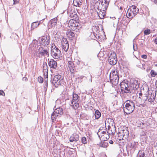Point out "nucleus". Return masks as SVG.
<instances>
[{
    "label": "nucleus",
    "instance_id": "f257e3e1",
    "mask_svg": "<svg viewBox=\"0 0 157 157\" xmlns=\"http://www.w3.org/2000/svg\"><path fill=\"white\" fill-rule=\"evenodd\" d=\"M69 15L72 19L69 21L68 26L72 30L76 32V34L77 35L80 32L82 26L80 23L76 21V19H78L77 13L76 12L71 13Z\"/></svg>",
    "mask_w": 157,
    "mask_h": 157
},
{
    "label": "nucleus",
    "instance_id": "f03ea898",
    "mask_svg": "<svg viewBox=\"0 0 157 157\" xmlns=\"http://www.w3.org/2000/svg\"><path fill=\"white\" fill-rule=\"evenodd\" d=\"M135 108V103L132 101L128 100L124 103V111L127 114L132 113Z\"/></svg>",
    "mask_w": 157,
    "mask_h": 157
},
{
    "label": "nucleus",
    "instance_id": "7ed1b4c3",
    "mask_svg": "<svg viewBox=\"0 0 157 157\" xmlns=\"http://www.w3.org/2000/svg\"><path fill=\"white\" fill-rule=\"evenodd\" d=\"M51 54L54 59L60 60L62 59L61 51L56 47L54 44H52L51 46Z\"/></svg>",
    "mask_w": 157,
    "mask_h": 157
},
{
    "label": "nucleus",
    "instance_id": "20e7f679",
    "mask_svg": "<svg viewBox=\"0 0 157 157\" xmlns=\"http://www.w3.org/2000/svg\"><path fill=\"white\" fill-rule=\"evenodd\" d=\"M110 82L114 86H116L118 83L119 77L117 70L112 71L109 75Z\"/></svg>",
    "mask_w": 157,
    "mask_h": 157
},
{
    "label": "nucleus",
    "instance_id": "39448f33",
    "mask_svg": "<svg viewBox=\"0 0 157 157\" xmlns=\"http://www.w3.org/2000/svg\"><path fill=\"white\" fill-rule=\"evenodd\" d=\"M50 40V36L49 35H46L40 37L39 40L40 46L48 48L49 47Z\"/></svg>",
    "mask_w": 157,
    "mask_h": 157
},
{
    "label": "nucleus",
    "instance_id": "423d86ee",
    "mask_svg": "<svg viewBox=\"0 0 157 157\" xmlns=\"http://www.w3.org/2000/svg\"><path fill=\"white\" fill-rule=\"evenodd\" d=\"M44 47L40 46L37 49L38 53L36 52L34 54L35 56H48L49 55V49Z\"/></svg>",
    "mask_w": 157,
    "mask_h": 157
},
{
    "label": "nucleus",
    "instance_id": "0eeeda50",
    "mask_svg": "<svg viewBox=\"0 0 157 157\" xmlns=\"http://www.w3.org/2000/svg\"><path fill=\"white\" fill-rule=\"evenodd\" d=\"M72 101L70 105L74 109H78L79 106V97L78 94L74 92L72 94Z\"/></svg>",
    "mask_w": 157,
    "mask_h": 157
},
{
    "label": "nucleus",
    "instance_id": "6e6552de",
    "mask_svg": "<svg viewBox=\"0 0 157 157\" xmlns=\"http://www.w3.org/2000/svg\"><path fill=\"white\" fill-rule=\"evenodd\" d=\"M121 90L122 91H124L125 93H132L131 89L130 86H128V81L124 80L120 83Z\"/></svg>",
    "mask_w": 157,
    "mask_h": 157
},
{
    "label": "nucleus",
    "instance_id": "1a4fd4ad",
    "mask_svg": "<svg viewBox=\"0 0 157 157\" xmlns=\"http://www.w3.org/2000/svg\"><path fill=\"white\" fill-rule=\"evenodd\" d=\"M63 113V112L62 108L59 107L55 109L51 116V119L52 121L54 122V121H56L57 117H60Z\"/></svg>",
    "mask_w": 157,
    "mask_h": 157
},
{
    "label": "nucleus",
    "instance_id": "9d476101",
    "mask_svg": "<svg viewBox=\"0 0 157 157\" xmlns=\"http://www.w3.org/2000/svg\"><path fill=\"white\" fill-rule=\"evenodd\" d=\"M117 135L118 137H120L123 140L128 138L129 135L128 128L125 127L124 129L121 130L120 132H119Z\"/></svg>",
    "mask_w": 157,
    "mask_h": 157
},
{
    "label": "nucleus",
    "instance_id": "9b49d317",
    "mask_svg": "<svg viewBox=\"0 0 157 157\" xmlns=\"http://www.w3.org/2000/svg\"><path fill=\"white\" fill-rule=\"evenodd\" d=\"M130 86V87H131L132 93L134 92L133 91H135L139 88V83L137 80L134 78H132L131 80Z\"/></svg>",
    "mask_w": 157,
    "mask_h": 157
},
{
    "label": "nucleus",
    "instance_id": "f8f14e48",
    "mask_svg": "<svg viewBox=\"0 0 157 157\" xmlns=\"http://www.w3.org/2000/svg\"><path fill=\"white\" fill-rule=\"evenodd\" d=\"M63 78L61 75H56L54 76L52 81V83L56 87H57L61 85V81Z\"/></svg>",
    "mask_w": 157,
    "mask_h": 157
},
{
    "label": "nucleus",
    "instance_id": "ddd939ff",
    "mask_svg": "<svg viewBox=\"0 0 157 157\" xmlns=\"http://www.w3.org/2000/svg\"><path fill=\"white\" fill-rule=\"evenodd\" d=\"M108 61L109 63L112 65H115L117 63V57L115 53L111 52L109 57Z\"/></svg>",
    "mask_w": 157,
    "mask_h": 157
},
{
    "label": "nucleus",
    "instance_id": "4468645a",
    "mask_svg": "<svg viewBox=\"0 0 157 157\" xmlns=\"http://www.w3.org/2000/svg\"><path fill=\"white\" fill-rule=\"evenodd\" d=\"M62 49L65 52L67 51L69 48V45L66 38L63 37L61 41Z\"/></svg>",
    "mask_w": 157,
    "mask_h": 157
},
{
    "label": "nucleus",
    "instance_id": "2eb2a0df",
    "mask_svg": "<svg viewBox=\"0 0 157 157\" xmlns=\"http://www.w3.org/2000/svg\"><path fill=\"white\" fill-rule=\"evenodd\" d=\"M48 65L51 68L56 69L57 67V63L53 59H48Z\"/></svg>",
    "mask_w": 157,
    "mask_h": 157
},
{
    "label": "nucleus",
    "instance_id": "dca6fc26",
    "mask_svg": "<svg viewBox=\"0 0 157 157\" xmlns=\"http://www.w3.org/2000/svg\"><path fill=\"white\" fill-rule=\"evenodd\" d=\"M156 95V93H151V94H147V101L150 102H153L155 99Z\"/></svg>",
    "mask_w": 157,
    "mask_h": 157
},
{
    "label": "nucleus",
    "instance_id": "f3484780",
    "mask_svg": "<svg viewBox=\"0 0 157 157\" xmlns=\"http://www.w3.org/2000/svg\"><path fill=\"white\" fill-rule=\"evenodd\" d=\"M132 14H134V16L139 12V9L136 7L134 5H132L128 8Z\"/></svg>",
    "mask_w": 157,
    "mask_h": 157
},
{
    "label": "nucleus",
    "instance_id": "a211bd4d",
    "mask_svg": "<svg viewBox=\"0 0 157 157\" xmlns=\"http://www.w3.org/2000/svg\"><path fill=\"white\" fill-rule=\"evenodd\" d=\"M70 142L77 141L79 140V136L76 133H74L69 139Z\"/></svg>",
    "mask_w": 157,
    "mask_h": 157
},
{
    "label": "nucleus",
    "instance_id": "6ab92c4d",
    "mask_svg": "<svg viewBox=\"0 0 157 157\" xmlns=\"http://www.w3.org/2000/svg\"><path fill=\"white\" fill-rule=\"evenodd\" d=\"M110 0H101L100 1V3L102 5V8L105 9L106 10L107 9L110 2Z\"/></svg>",
    "mask_w": 157,
    "mask_h": 157
},
{
    "label": "nucleus",
    "instance_id": "aec40b11",
    "mask_svg": "<svg viewBox=\"0 0 157 157\" xmlns=\"http://www.w3.org/2000/svg\"><path fill=\"white\" fill-rule=\"evenodd\" d=\"M67 65L71 72V73H74L75 67L73 62L71 61H69L67 63Z\"/></svg>",
    "mask_w": 157,
    "mask_h": 157
},
{
    "label": "nucleus",
    "instance_id": "412c9836",
    "mask_svg": "<svg viewBox=\"0 0 157 157\" xmlns=\"http://www.w3.org/2000/svg\"><path fill=\"white\" fill-rule=\"evenodd\" d=\"M82 0H74L73 4L74 6L80 7L82 5Z\"/></svg>",
    "mask_w": 157,
    "mask_h": 157
},
{
    "label": "nucleus",
    "instance_id": "4be33fe9",
    "mask_svg": "<svg viewBox=\"0 0 157 157\" xmlns=\"http://www.w3.org/2000/svg\"><path fill=\"white\" fill-rule=\"evenodd\" d=\"M98 15L99 17L101 19H103L105 15V12L104 9L103 10H100L99 12H98Z\"/></svg>",
    "mask_w": 157,
    "mask_h": 157
},
{
    "label": "nucleus",
    "instance_id": "5701e85b",
    "mask_svg": "<svg viewBox=\"0 0 157 157\" xmlns=\"http://www.w3.org/2000/svg\"><path fill=\"white\" fill-rule=\"evenodd\" d=\"M40 24V21H36L33 22L31 24V30H33L39 26Z\"/></svg>",
    "mask_w": 157,
    "mask_h": 157
},
{
    "label": "nucleus",
    "instance_id": "b1692460",
    "mask_svg": "<svg viewBox=\"0 0 157 157\" xmlns=\"http://www.w3.org/2000/svg\"><path fill=\"white\" fill-rule=\"evenodd\" d=\"M147 94H145L140 99V103L142 104H144L147 99Z\"/></svg>",
    "mask_w": 157,
    "mask_h": 157
},
{
    "label": "nucleus",
    "instance_id": "393cba45",
    "mask_svg": "<svg viewBox=\"0 0 157 157\" xmlns=\"http://www.w3.org/2000/svg\"><path fill=\"white\" fill-rule=\"evenodd\" d=\"M48 71L47 64H44L43 65V72L44 74H46L45 76L47 79L48 78Z\"/></svg>",
    "mask_w": 157,
    "mask_h": 157
},
{
    "label": "nucleus",
    "instance_id": "a878e982",
    "mask_svg": "<svg viewBox=\"0 0 157 157\" xmlns=\"http://www.w3.org/2000/svg\"><path fill=\"white\" fill-rule=\"evenodd\" d=\"M128 146L131 148L135 149L137 146V143L132 141L128 144Z\"/></svg>",
    "mask_w": 157,
    "mask_h": 157
},
{
    "label": "nucleus",
    "instance_id": "bb28decb",
    "mask_svg": "<svg viewBox=\"0 0 157 157\" xmlns=\"http://www.w3.org/2000/svg\"><path fill=\"white\" fill-rule=\"evenodd\" d=\"M110 134L109 133L105 134L104 135H101V137L103 140L104 141H106L109 138V135Z\"/></svg>",
    "mask_w": 157,
    "mask_h": 157
},
{
    "label": "nucleus",
    "instance_id": "cd10ccee",
    "mask_svg": "<svg viewBox=\"0 0 157 157\" xmlns=\"http://www.w3.org/2000/svg\"><path fill=\"white\" fill-rule=\"evenodd\" d=\"M131 12V11H130L128 9L126 14L127 17L130 19L134 17V14H132Z\"/></svg>",
    "mask_w": 157,
    "mask_h": 157
},
{
    "label": "nucleus",
    "instance_id": "c85d7f7f",
    "mask_svg": "<svg viewBox=\"0 0 157 157\" xmlns=\"http://www.w3.org/2000/svg\"><path fill=\"white\" fill-rule=\"evenodd\" d=\"M94 115L95 119H98L101 116V113L97 109L95 111Z\"/></svg>",
    "mask_w": 157,
    "mask_h": 157
},
{
    "label": "nucleus",
    "instance_id": "c756f323",
    "mask_svg": "<svg viewBox=\"0 0 157 157\" xmlns=\"http://www.w3.org/2000/svg\"><path fill=\"white\" fill-rule=\"evenodd\" d=\"M57 21V18L56 17L51 19L50 21V22L52 26H54L56 25Z\"/></svg>",
    "mask_w": 157,
    "mask_h": 157
},
{
    "label": "nucleus",
    "instance_id": "7c9ffc66",
    "mask_svg": "<svg viewBox=\"0 0 157 157\" xmlns=\"http://www.w3.org/2000/svg\"><path fill=\"white\" fill-rule=\"evenodd\" d=\"M76 12L75 9L71 7L69 8L67 11V13L68 15L71 14V13H74V12Z\"/></svg>",
    "mask_w": 157,
    "mask_h": 157
},
{
    "label": "nucleus",
    "instance_id": "2f4dec72",
    "mask_svg": "<svg viewBox=\"0 0 157 157\" xmlns=\"http://www.w3.org/2000/svg\"><path fill=\"white\" fill-rule=\"evenodd\" d=\"M67 35H68V36H69L70 38H71L72 39H74L75 36V33L71 31H70L68 32V33H67Z\"/></svg>",
    "mask_w": 157,
    "mask_h": 157
},
{
    "label": "nucleus",
    "instance_id": "473e14b6",
    "mask_svg": "<svg viewBox=\"0 0 157 157\" xmlns=\"http://www.w3.org/2000/svg\"><path fill=\"white\" fill-rule=\"evenodd\" d=\"M138 155L139 157H146L145 156L144 152L143 151H139Z\"/></svg>",
    "mask_w": 157,
    "mask_h": 157
},
{
    "label": "nucleus",
    "instance_id": "72a5a7b5",
    "mask_svg": "<svg viewBox=\"0 0 157 157\" xmlns=\"http://www.w3.org/2000/svg\"><path fill=\"white\" fill-rule=\"evenodd\" d=\"M115 126L113 127V126L111 128V130H110V134H111L112 135H113L115 133Z\"/></svg>",
    "mask_w": 157,
    "mask_h": 157
},
{
    "label": "nucleus",
    "instance_id": "f704fd0d",
    "mask_svg": "<svg viewBox=\"0 0 157 157\" xmlns=\"http://www.w3.org/2000/svg\"><path fill=\"white\" fill-rule=\"evenodd\" d=\"M81 142L84 144H86L87 143V139L85 137H82L81 139Z\"/></svg>",
    "mask_w": 157,
    "mask_h": 157
},
{
    "label": "nucleus",
    "instance_id": "c9c22d12",
    "mask_svg": "<svg viewBox=\"0 0 157 157\" xmlns=\"http://www.w3.org/2000/svg\"><path fill=\"white\" fill-rule=\"evenodd\" d=\"M150 73L151 76L153 77H154L156 75H157V73L153 70H151V71Z\"/></svg>",
    "mask_w": 157,
    "mask_h": 157
},
{
    "label": "nucleus",
    "instance_id": "e433bc0d",
    "mask_svg": "<svg viewBox=\"0 0 157 157\" xmlns=\"http://www.w3.org/2000/svg\"><path fill=\"white\" fill-rule=\"evenodd\" d=\"M144 33L145 35H148L151 33V31L149 29L145 30L144 31Z\"/></svg>",
    "mask_w": 157,
    "mask_h": 157
},
{
    "label": "nucleus",
    "instance_id": "4c0bfd02",
    "mask_svg": "<svg viewBox=\"0 0 157 157\" xmlns=\"http://www.w3.org/2000/svg\"><path fill=\"white\" fill-rule=\"evenodd\" d=\"M108 143L104 142L100 145V147H101L105 148L106 147L108 146Z\"/></svg>",
    "mask_w": 157,
    "mask_h": 157
},
{
    "label": "nucleus",
    "instance_id": "58836bf2",
    "mask_svg": "<svg viewBox=\"0 0 157 157\" xmlns=\"http://www.w3.org/2000/svg\"><path fill=\"white\" fill-rule=\"evenodd\" d=\"M38 81L40 83H42L43 82V78L40 76L38 78Z\"/></svg>",
    "mask_w": 157,
    "mask_h": 157
},
{
    "label": "nucleus",
    "instance_id": "ea45409f",
    "mask_svg": "<svg viewBox=\"0 0 157 157\" xmlns=\"http://www.w3.org/2000/svg\"><path fill=\"white\" fill-rule=\"evenodd\" d=\"M0 95L3 96H5V93L2 90H0Z\"/></svg>",
    "mask_w": 157,
    "mask_h": 157
},
{
    "label": "nucleus",
    "instance_id": "a19ab883",
    "mask_svg": "<svg viewBox=\"0 0 157 157\" xmlns=\"http://www.w3.org/2000/svg\"><path fill=\"white\" fill-rule=\"evenodd\" d=\"M139 98L140 99H141V98L143 96V95L142 94L141 92L139 93Z\"/></svg>",
    "mask_w": 157,
    "mask_h": 157
},
{
    "label": "nucleus",
    "instance_id": "79ce46f5",
    "mask_svg": "<svg viewBox=\"0 0 157 157\" xmlns=\"http://www.w3.org/2000/svg\"><path fill=\"white\" fill-rule=\"evenodd\" d=\"M133 49L134 51H136L137 49V45H136V47H135L134 44H133Z\"/></svg>",
    "mask_w": 157,
    "mask_h": 157
},
{
    "label": "nucleus",
    "instance_id": "37998d69",
    "mask_svg": "<svg viewBox=\"0 0 157 157\" xmlns=\"http://www.w3.org/2000/svg\"><path fill=\"white\" fill-rule=\"evenodd\" d=\"M111 128V127L109 125L108 126V131H107V133L109 134H110V130Z\"/></svg>",
    "mask_w": 157,
    "mask_h": 157
},
{
    "label": "nucleus",
    "instance_id": "c03bdc74",
    "mask_svg": "<svg viewBox=\"0 0 157 157\" xmlns=\"http://www.w3.org/2000/svg\"><path fill=\"white\" fill-rule=\"evenodd\" d=\"M110 121V122H111L112 124L113 123V120L111 118H109L108 119V122H109V121Z\"/></svg>",
    "mask_w": 157,
    "mask_h": 157
},
{
    "label": "nucleus",
    "instance_id": "a18cd8bd",
    "mask_svg": "<svg viewBox=\"0 0 157 157\" xmlns=\"http://www.w3.org/2000/svg\"><path fill=\"white\" fill-rule=\"evenodd\" d=\"M141 57L143 59H146L147 58V56L145 55H143L141 56Z\"/></svg>",
    "mask_w": 157,
    "mask_h": 157
},
{
    "label": "nucleus",
    "instance_id": "49530a36",
    "mask_svg": "<svg viewBox=\"0 0 157 157\" xmlns=\"http://www.w3.org/2000/svg\"><path fill=\"white\" fill-rule=\"evenodd\" d=\"M13 1L14 2L13 4H15L18 2V0H13Z\"/></svg>",
    "mask_w": 157,
    "mask_h": 157
},
{
    "label": "nucleus",
    "instance_id": "de8ad7c7",
    "mask_svg": "<svg viewBox=\"0 0 157 157\" xmlns=\"http://www.w3.org/2000/svg\"><path fill=\"white\" fill-rule=\"evenodd\" d=\"M22 80L23 81H26L28 80V78L26 77H24L23 78Z\"/></svg>",
    "mask_w": 157,
    "mask_h": 157
},
{
    "label": "nucleus",
    "instance_id": "09e8293b",
    "mask_svg": "<svg viewBox=\"0 0 157 157\" xmlns=\"http://www.w3.org/2000/svg\"><path fill=\"white\" fill-rule=\"evenodd\" d=\"M76 63L78 65H79L80 63V61H79L78 60H77V61H76Z\"/></svg>",
    "mask_w": 157,
    "mask_h": 157
},
{
    "label": "nucleus",
    "instance_id": "8fccbe9b",
    "mask_svg": "<svg viewBox=\"0 0 157 157\" xmlns=\"http://www.w3.org/2000/svg\"><path fill=\"white\" fill-rule=\"evenodd\" d=\"M106 132L105 131H102L101 132V135H104L105 134H106Z\"/></svg>",
    "mask_w": 157,
    "mask_h": 157
},
{
    "label": "nucleus",
    "instance_id": "3c124183",
    "mask_svg": "<svg viewBox=\"0 0 157 157\" xmlns=\"http://www.w3.org/2000/svg\"><path fill=\"white\" fill-rule=\"evenodd\" d=\"M109 143L111 144H113V142L112 140H110Z\"/></svg>",
    "mask_w": 157,
    "mask_h": 157
},
{
    "label": "nucleus",
    "instance_id": "603ef678",
    "mask_svg": "<svg viewBox=\"0 0 157 157\" xmlns=\"http://www.w3.org/2000/svg\"><path fill=\"white\" fill-rule=\"evenodd\" d=\"M48 83L47 82L44 85V86H45L46 87H48Z\"/></svg>",
    "mask_w": 157,
    "mask_h": 157
},
{
    "label": "nucleus",
    "instance_id": "864d4df0",
    "mask_svg": "<svg viewBox=\"0 0 157 157\" xmlns=\"http://www.w3.org/2000/svg\"><path fill=\"white\" fill-rule=\"evenodd\" d=\"M47 87H46L45 86H44V90H45V91H47Z\"/></svg>",
    "mask_w": 157,
    "mask_h": 157
},
{
    "label": "nucleus",
    "instance_id": "5fc2aeb1",
    "mask_svg": "<svg viewBox=\"0 0 157 157\" xmlns=\"http://www.w3.org/2000/svg\"><path fill=\"white\" fill-rule=\"evenodd\" d=\"M155 42L156 44H157V39H155Z\"/></svg>",
    "mask_w": 157,
    "mask_h": 157
},
{
    "label": "nucleus",
    "instance_id": "6e6d98bb",
    "mask_svg": "<svg viewBox=\"0 0 157 157\" xmlns=\"http://www.w3.org/2000/svg\"><path fill=\"white\" fill-rule=\"evenodd\" d=\"M154 2L156 4H157V0H155L154 1Z\"/></svg>",
    "mask_w": 157,
    "mask_h": 157
},
{
    "label": "nucleus",
    "instance_id": "4d7b16f0",
    "mask_svg": "<svg viewBox=\"0 0 157 157\" xmlns=\"http://www.w3.org/2000/svg\"><path fill=\"white\" fill-rule=\"evenodd\" d=\"M99 132V131L97 133V134H98V137H99V138H100V136L99 135V134H98V132Z\"/></svg>",
    "mask_w": 157,
    "mask_h": 157
},
{
    "label": "nucleus",
    "instance_id": "13d9d810",
    "mask_svg": "<svg viewBox=\"0 0 157 157\" xmlns=\"http://www.w3.org/2000/svg\"><path fill=\"white\" fill-rule=\"evenodd\" d=\"M36 45H35V44H34L33 45V47H34V46H35V47Z\"/></svg>",
    "mask_w": 157,
    "mask_h": 157
},
{
    "label": "nucleus",
    "instance_id": "bf43d9fd",
    "mask_svg": "<svg viewBox=\"0 0 157 157\" xmlns=\"http://www.w3.org/2000/svg\"><path fill=\"white\" fill-rule=\"evenodd\" d=\"M156 91H155V92H153V91H152V92H153V93H156Z\"/></svg>",
    "mask_w": 157,
    "mask_h": 157
},
{
    "label": "nucleus",
    "instance_id": "052dcab7",
    "mask_svg": "<svg viewBox=\"0 0 157 157\" xmlns=\"http://www.w3.org/2000/svg\"><path fill=\"white\" fill-rule=\"evenodd\" d=\"M1 33H0V38L1 37Z\"/></svg>",
    "mask_w": 157,
    "mask_h": 157
},
{
    "label": "nucleus",
    "instance_id": "680f3d73",
    "mask_svg": "<svg viewBox=\"0 0 157 157\" xmlns=\"http://www.w3.org/2000/svg\"><path fill=\"white\" fill-rule=\"evenodd\" d=\"M120 9H122V7H120Z\"/></svg>",
    "mask_w": 157,
    "mask_h": 157
},
{
    "label": "nucleus",
    "instance_id": "e2e57ef3",
    "mask_svg": "<svg viewBox=\"0 0 157 157\" xmlns=\"http://www.w3.org/2000/svg\"><path fill=\"white\" fill-rule=\"evenodd\" d=\"M142 124L143 125H144V124L143 123H142Z\"/></svg>",
    "mask_w": 157,
    "mask_h": 157
},
{
    "label": "nucleus",
    "instance_id": "0e129e2a",
    "mask_svg": "<svg viewBox=\"0 0 157 157\" xmlns=\"http://www.w3.org/2000/svg\"><path fill=\"white\" fill-rule=\"evenodd\" d=\"M65 10H64V11L63 12V13H64V12H65Z\"/></svg>",
    "mask_w": 157,
    "mask_h": 157
},
{
    "label": "nucleus",
    "instance_id": "69168bd1",
    "mask_svg": "<svg viewBox=\"0 0 157 157\" xmlns=\"http://www.w3.org/2000/svg\"><path fill=\"white\" fill-rule=\"evenodd\" d=\"M32 44L31 45H30V47H31V46H32Z\"/></svg>",
    "mask_w": 157,
    "mask_h": 157
},
{
    "label": "nucleus",
    "instance_id": "338daca9",
    "mask_svg": "<svg viewBox=\"0 0 157 157\" xmlns=\"http://www.w3.org/2000/svg\"><path fill=\"white\" fill-rule=\"evenodd\" d=\"M67 125H68V124H69V123H67Z\"/></svg>",
    "mask_w": 157,
    "mask_h": 157
},
{
    "label": "nucleus",
    "instance_id": "774afa93",
    "mask_svg": "<svg viewBox=\"0 0 157 157\" xmlns=\"http://www.w3.org/2000/svg\"><path fill=\"white\" fill-rule=\"evenodd\" d=\"M156 145L157 146V143H156Z\"/></svg>",
    "mask_w": 157,
    "mask_h": 157
}]
</instances>
